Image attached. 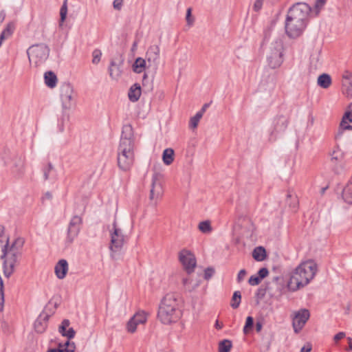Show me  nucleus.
Returning a JSON list of instances; mask_svg holds the SVG:
<instances>
[{
  "mask_svg": "<svg viewBox=\"0 0 352 352\" xmlns=\"http://www.w3.org/2000/svg\"><path fill=\"white\" fill-rule=\"evenodd\" d=\"M311 12L310 6L305 3H297L291 7L285 23V30L289 38H297L305 31Z\"/></svg>",
  "mask_w": 352,
  "mask_h": 352,
  "instance_id": "nucleus-1",
  "label": "nucleus"
},
{
  "mask_svg": "<svg viewBox=\"0 0 352 352\" xmlns=\"http://www.w3.org/2000/svg\"><path fill=\"white\" fill-rule=\"evenodd\" d=\"M134 159V135L133 128L130 124L124 125L118 148V167L122 170H129L133 164Z\"/></svg>",
  "mask_w": 352,
  "mask_h": 352,
  "instance_id": "nucleus-2",
  "label": "nucleus"
},
{
  "mask_svg": "<svg viewBox=\"0 0 352 352\" xmlns=\"http://www.w3.org/2000/svg\"><path fill=\"white\" fill-rule=\"evenodd\" d=\"M23 244V241L21 239H15L11 245L8 237L5 244L0 240V259L3 260V274L8 278L14 271L15 265L21 254Z\"/></svg>",
  "mask_w": 352,
  "mask_h": 352,
  "instance_id": "nucleus-3",
  "label": "nucleus"
},
{
  "mask_svg": "<svg viewBox=\"0 0 352 352\" xmlns=\"http://www.w3.org/2000/svg\"><path fill=\"white\" fill-rule=\"evenodd\" d=\"M181 316L178 295L175 293L166 294L159 305L157 319L164 324H170L177 322Z\"/></svg>",
  "mask_w": 352,
  "mask_h": 352,
  "instance_id": "nucleus-4",
  "label": "nucleus"
},
{
  "mask_svg": "<svg viewBox=\"0 0 352 352\" xmlns=\"http://www.w3.org/2000/svg\"><path fill=\"white\" fill-rule=\"evenodd\" d=\"M318 271L317 264L313 260L302 262L292 273L288 287L296 291L307 285L315 276Z\"/></svg>",
  "mask_w": 352,
  "mask_h": 352,
  "instance_id": "nucleus-5",
  "label": "nucleus"
},
{
  "mask_svg": "<svg viewBox=\"0 0 352 352\" xmlns=\"http://www.w3.org/2000/svg\"><path fill=\"white\" fill-rule=\"evenodd\" d=\"M30 64L38 67L43 64L49 57L50 48L45 44H36L30 46L27 50Z\"/></svg>",
  "mask_w": 352,
  "mask_h": 352,
  "instance_id": "nucleus-6",
  "label": "nucleus"
},
{
  "mask_svg": "<svg viewBox=\"0 0 352 352\" xmlns=\"http://www.w3.org/2000/svg\"><path fill=\"white\" fill-rule=\"evenodd\" d=\"M283 43L281 40L272 43L267 56V63L272 69L279 67L283 62Z\"/></svg>",
  "mask_w": 352,
  "mask_h": 352,
  "instance_id": "nucleus-7",
  "label": "nucleus"
},
{
  "mask_svg": "<svg viewBox=\"0 0 352 352\" xmlns=\"http://www.w3.org/2000/svg\"><path fill=\"white\" fill-rule=\"evenodd\" d=\"M60 98L63 109H71L76 105L77 94L70 82H63L60 87Z\"/></svg>",
  "mask_w": 352,
  "mask_h": 352,
  "instance_id": "nucleus-8",
  "label": "nucleus"
},
{
  "mask_svg": "<svg viewBox=\"0 0 352 352\" xmlns=\"http://www.w3.org/2000/svg\"><path fill=\"white\" fill-rule=\"evenodd\" d=\"M163 175L155 171L152 176L149 199L151 204L157 206L158 201L162 198L164 188L162 186Z\"/></svg>",
  "mask_w": 352,
  "mask_h": 352,
  "instance_id": "nucleus-9",
  "label": "nucleus"
},
{
  "mask_svg": "<svg viewBox=\"0 0 352 352\" xmlns=\"http://www.w3.org/2000/svg\"><path fill=\"white\" fill-rule=\"evenodd\" d=\"M110 236L109 250L111 256L114 258V254L120 252L125 243V236L122 230L117 226L116 219L113 221L112 229L110 230Z\"/></svg>",
  "mask_w": 352,
  "mask_h": 352,
  "instance_id": "nucleus-10",
  "label": "nucleus"
},
{
  "mask_svg": "<svg viewBox=\"0 0 352 352\" xmlns=\"http://www.w3.org/2000/svg\"><path fill=\"white\" fill-rule=\"evenodd\" d=\"M310 317L309 311L307 309H300L294 311L292 314V327L296 333H298Z\"/></svg>",
  "mask_w": 352,
  "mask_h": 352,
  "instance_id": "nucleus-11",
  "label": "nucleus"
},
{
  "mask_svg": "<svg viewBox=\"0 0 352 352\" xmlns=\"http://www.w3.org/2000/svg\"><path fill=\"white\" fill-rule=\"evenodd\" d=\"M179 260L188 274L194 272L196 267L195 255L189 250L183 249L179 252Z\"/></svg>",
  "mask_w": 352,
  "mask_h": 352,
  "instance_id": "nucleus-12",
  "label": "nucleus"
},
{
  "mask_svg": "<svg viewBox=\"0 0 352 352\" xmlns=\"http://www.w3.org/2000/svg\"><path fill=\"white\" fill-rule=\"evenodd\" d=\"M160 48L157 45H151L146 53V59L148 63V67H157L160 59Z\"/></svg>",
  "mask_w": 352,
  "mask_h": 352,
  "instance_id": "nucleus-13",
  "label": "nucleus"
},
{
  "mask_svg": "<svg viewBox=\"0 0 352 352\" xmlns=\"http://www.w3.org/2000/svg\"><path fill=\"white\" fill-rule=\"evenodd\" d=\"M289 119L284 116H278L274 120V129L272 135L284 132L288 126Z\"/></svg>",
  "mask_w": 352,
  "mask_h": 352,
  "instance_id": "nucleus-14",
  "label": "nucleus"
},
{
  "mask_svg": "<svg viewBox=\"0 0 352 352\" xmlns=\"http://www.w3.org/2000/svg\"><path fill=\"white\" fill-rule=\"evenodd\" d=\"M54 271L58 278H64L68 271L67 261L65 259L60 260L55 265Z\"/></svg>",
  "mask_w": 352,
  "mask_h": 352,
  "instance_id": "nucleus-15",
  "label": "nucleus"
},
{
  "mask_svg": "<svg viewBox=\"0 0 352 352\" xmlns=\"http://www.w3.org/2000/svg\"><path fill=\"white\" fill-rule=\"evenodd\" d=\"M48 316L47 314L40 315L34 322V329L38 333H43L47 327Z\"/></svg>",
  "mask_w": 352,
  "mask_h": 352,
  "instance_id": "nucleus-16",
  "label": "nucleus"
},
{
  "mask_svg": "<svg viewBox=\"0 0 352 352\" xmlns=\"http://www.w3.org/2000/svg\"><path fill=\"white\" fill-rule=\"evenodd\" d=\"M341 130H352V113L346 112L342 118L340 125L338 135L341 133Z\"/></svg>",
  "mask_w": 352,
  "mask_h": 352,
  "instance_id": "nucleus-17",
  "label": "nucleus"
},
{
  "mask_svg": "<svg viewBox=\"0 0 352 352\" xmlns=\"http://www.w3.org/2000/svg\"><path fill=\"white\" fill-rule=\"evenodd\" d=\"M141 96V87L139 84L133 85L129 89L128 96L131 102H136Z\"/></svg>",
  "mask_w": 352,
  "mask_h": 352,
  "instance_id": "nucleus-18",
  "label": "nucleus"
},
{
  "mask_svg": "<svg viewBox=\"0 0 352 352\" xmlns=\"http://www.w3.org/2000/svg\"><path fill=\"white\" fill-rule=\"evenodd\" d=\"M109 73L112 79L118 80L122 74L120 65L114 60H111L109 67Z\"/></svg>",
  "mask_w": 352,
  "mask_h": 352,
  "instance_id": "nucleus-19",
  "label": "nucleus"
},
{
  "mask_svg": "<svg viewBox=\"0 0 352 352\" xmlns=\"http://www.w3.org/2000/svg\"><path fill=\"white\" fill-rule=\"evenodd\" d=\"M45 83L50 88H54L57 84L56 75L51 71L46 72L44 74Z\"/></svg>",
  "mask_w": 352,
  "mask_h": 352,
  "instance_id": "nucleus-20",
  "label": "nucleus"
},
{
  "mask_svg": "<svg viewBox=\"0 0 352 352\" xmlns=\"http://www.w3.org/2000/svg\"><path fill=\"white\" fill-rule=\"evenodd\" d=\"M342 197L346 203L352 204V177L343 189Z\"/></svg>",
  "mask_w": 352,
  "mask_h": 352,
  "instance_id": "nucleus-21",
  "label": "nucleus"
},
{
  "mask_svg": "<svg viewBox=\"0 0 352 352\" xmlns=\"http://www.w3.org/2000/svg\"><path fill=\"white\" fill-rule=\"evenodd\" d=\"M146 59L138 57L133 65V70L137 74L142 73L146 67Z\"/></svg>",
  "mask_w": 352,
  "mask_h": 352,
  "instance_id": "nucleus-22",
  "label": "nucleus"
},
{
  "mask_svg": "<svg viewBox=\"0 0 352 352\" xmlns=\"http://www.w3.org/2000/svg\"><path fill=\"white\" fill-rule=\"evenodd\" d=\"M252 257L257 261H263L266 257L265 249L262 246L256 247L252 252Z\"/></svg>",
  "mask_w": 352,
  "mask_h": 352,
  "instance_id": "nucleus-23",
  "label": "nucleus"
},
{
  "mask_svg": "<svg viewBox=\"0 0 352 352\" xmlns=\"http://www.w3.org/2000/svg\"><path fill=\"white\" fill-rule=\"evenodd\" d=\"M331 84V78L329 74H322L318 78V85L322 88L327 89Z\"/></svg>",
  "mask_w": 352,
  "mask_h": 352,
  "instance_id": "nucleus-24",
  "label": "nucleus"
},
{
  "mask_svg": "<svg viewBox=\"0 0 352 352\" xmlns=\"http://www.w3.org/2000/svg\"><path fill=\"white\" fill-rule=\"evenodd\" d=\"M80 228L69 224L67 230V241L72 243L74 239L78 235Z\"/></svg>",
  "mask_w": 352,
  "mask_h": 352,
  "instance_id": "nucleus-25",
  "label": "nucleus"
},
{
  "mask_svg": "<svg viewBox=\"0 0 352 352\" xmlns=\"http://www.w3.org/2000/svg\"><path fill=\"white\" fill-rule=\"evenodd\" d=\"M162 160L166 165H170L174 160V151L172 148H166L162 155Z\"/></svg>",
  "mask_w": 352,
  "mask_h": 352,
  "instance_id": "nucleus-26",
  "label": "nucleus"
},
{
  "mask_svg": "<svg viewBox=\"0 0 352 352\" xmlns=\"http://www.w3.org/2000/svg\"><path fill=\"white\" fill-rule=\"evenodd\" d=\"M198 228L204 234L210 233L212 230L210 221L208 220L201 221L198 225Z\"/></svg>",
  "mask_w": 352,
  "mask_h": 352,
  "instance_id": "nucleus-27",
  "label": "nucleus"
},
{
  "mask_svg": "<svg viewBox=\"0 0 352 352\" xmlns=\"http://www.w3.org/2000/svg\"><path fill=\"white\" fill-rule=\"evenodd\" d=\"M241 294L239 291H236L234 292L233 296L231 299L230 306L233 309H237L241 303Z\"/></svg>",
  "mask_w": 352,
  "mask_h": 352,
  "instance_id": "nucleus-28",
  "label": "nucleus"
},
{
  "mask_svg": "<svg viewBox=\"0 0 352 352\" xmlns=\"http://www.w3.org/2000/svg\"><path fill=\"white\" fill-rule=\"evenodd\" d=\"M14 29V25L12 23H9L7 24L6 27L2 31L0 37H1V40H5L8 38L12 34Z\"/></svg>",
  "mask_w": 352,
  "mask_h": 352,
  "instance_id": "nucleus-29",
  "label": "nucleus"
},
{
  "mask_svg": "<svg viewBox=\"0 0 352 352\" xmlns=\"http://www.w3.org/2000/svg\"><path fill=\"white\" fill-rule=\"evenodd\" d=\"M232 346V342L229 340H223L219 344V352H230Z\"/></svg>",
  "mask_w": 352,
  "mask_h": 352,
  "instance_id": "nucleus-30",
  "label": "nucleus"
},
{
  "mask_svg": "<svg viewBox=\"0 0 352 352\" xmlns=\"http://www.w3.org/2000/svg\"><path fill=\"white\" fill-rule=\"evenodd\" d=\"M132 318L133 320H135L140 324H142L147 320V314L143 311H138Z\"/></svg>",
  "mask_w": 352,
  "mask_h": 352,
  "instance_id": "nucleus-31",
  "label": "nucleus"
},
{
  "mask_svg": "<svg viewBox=\"0 0 352 352\" xmlns=\"http://www.w3.org/2000/svg\"><path fill=\"white\" fill-rule=\"evenodd\" d=\"M58 346L63 352H74L76 348L74 342H70L69 340L63 344L60 343Z\"/></svg>",
  "mask_w": 352,
  "mask_h": 352,
  "instance_id": "nucleus-32",
  "label": "nucleus"
},
{
  "mask_svg": "<svg viewBox=\"0 0 352 352\" xmlns=\"http://www.w3.org/2000/svg\"><path fill=\"white\" fill-rule=\"evenodd\" d=\"M203 116L201 113H197L193 117L190 119L189 127L190 129H196L198 124Z\"/></svg>",
  "mask_w": 352,
  "mask_h": 352,
  "instance_id": "nucleus-33",
  "label": "nucleus"
},
{
  "mask_svg": "<svg viewBox=\"0 0 352 352\" xmlns=\"http://www.w3.org/2000/svg\"><path fill=\"white\" fill-rule=\"evenodd\" d=\"M67 0H65L64 3L60 10V24H59L60 25H63V23L65 21L66 16H67Z\"/></svg>",
  "mask_w": 352,
  "mask_h": 352,
  "instance_id": "nucleus-34",
  "label": "nucleus"
},
{
  "mask_svg": "<svg viewBox=\"0 0 352 352\" xmlns=\"http://www.w3.org/2000/svg\"><path fill=\"white\" fill-rule=\"evenodd\" d=\"M343 155L340 148H336L331 154V160L333 162H340L342 159Z\"/></svg>",
  "mask_w": 352,
  "mask_h": 352,
  "instance_id": "nucleus-35",
  "label": "nucleus"
},
{
  "mask_svg": "<svg viewBox=\"0 0 352 352\" xmlns=\"http://www.w3.org/2000/svg\"><path fill=\"white\" fill-rule=\"evenodd\" d=\"M139 324V323H138L135 320H133V318H131L126 324L127 331L131 333H135L136 331L137 327Z\"/></svg>",
  "mask_w": 352,
  "mask_h": 352,
  "instance_id": "nucleus-36",
  "label": "nucleus"
},
{
  "mask_svg": "<svg viewBox=\"0 0 352 352\" xmlns=\"http://www.w3.org/2000/svg\"><path fill=\"white\" fill-rule=\"evenodd\" d=\"M54 170V166L51 162H49L47 166L43 168L44 180L46 181L50 178V173Z\"/></svg>",
  "mask_w": 352,
  "mask_h": 352,
  "instance_id": "nucleus-37",
  "label": "nucleus"
},
{
  "mask_svg": "<svg viewBox=\"0 0 352 352\" xmlns=\"http://www.w3.org/2000/svg\"><path fill=\"white\" fill-rule=\"evenodd\" d=\"M92 63L94 65H97L100 63L101 56H102V52L96 49L92 52Z\"/></svg>",
  "mask_w": 352,
  "mask_h": 352,
  "instance_id": "nucleus-38",
  "label": "nucleus"
},
{
  "mask_svg": "<svg viewBox=\"0 0 352 352\" xmlns=\"http://www.w3.org/2000/svg\"><path fill=\"white\" fill-rule=\"evenodd\" d=\"M243 226L245 227L248 231L250 233H252L254 230V226L252 221V220L249 218L244 219L242 222Z\"/></svg>",
  "mask_w": 352,
  "mask_h": 352,
  "instance_id": "nucleus-39",
  "label": "nucleus"
},
{
  "mask_svg": "<svg viewBox=\"0 0 352 352\" xmlns=\"http://www.w3.org/2000/svg\"><path fill=\"white\" fill-rule=\"evenodd\" d=\"M254 324V319L252 316H248L246 318L245 324L243 327L244 333L247 334L250 329L252 328Z\"/></svg>",
  "mask_w": 352,
  "mask_h": 352,
  "instance_id": "nucleus-40",
  "label": "nucleus"
},
{
  "mask_svg": "<svg viewBox=\"0 0 352 352\" xmlns=\"http://www.w3.org/2000/svg\"><path fill=\"white\" fill-rule=\"evenodd\" d=\"M343 87H344V94H346L348 97L352 95V80H349V82H344Z\"/></svg>",
  "mask_w": 352,
  "mask_h": 352,
  "instance_id": "nucleus-41",
  "label": "nucleus"
},
{
  "mask_svg": "<svg viewBox=\"0 0 352 352\" xmlns=\"http://www.w3.org/2000/svg\"><path fill=\"white\" fill-rule=\"evenodd\" d=\"M82 223V219L80 216L74 215L69 224L72 225V226H74L80 228Z\"/></svg>",
  "mask_w": 352,
  "mask_h": 352,
  "instance_id": "nucleus-42",
  "label": "nucleus"
},
{
  "mask_svg": "<svg viewBox=\"0 0 352 352\" xmlns=\"http://www.w3.org/2000/svg\"><path fill=\"white\" fill-rule=\"evenodd\" d=\"M261 278L258 276H251L248 280V283L250 285H258L261 282Z\"/></svg>",
  "mask_w": 352,
  "mask_h": 352,
  "instance_id": "nucleus-43",
  "label": "nucleus"
},
{
  "mask_svg": "<svg viewBox=\"0 0 352 352\" xmlns=\"http://www.w3.org/2000/svg\"><path fill=\"white\" fill-rule=\"evenodd\" d=\"M60 333L63 336L67 337L68 339H72L75 336L76 332L73 328H69L67 331L65 330V332Z\"/></svg>",
  "mask_w": 352,
  "mask_h": 352,
  "instance_id": "nucleus-44",
  "label": "nucleus"
},
{
  "mask_svg": "<svg viewBox=\"0 0 352 352\" xmlns=\"http://www.w3.org/2000/svg\"><path fill=\"white\" fill-rule=\"evenodd\" d=\"M214 274V270L212 267H207L204 271V278L209 280Z\"/></svg>",
  "mask_w": 352,
  "mask_h": 352,
  "instance_id": "nucleus-45",
  "label": "nucleus"
},
{
  "mask_svg": "<svg viewBox=\"0 0 352 352\" xmlns=\"http://www.w3.org/2000/svg\"><path fill=\"white\" fill-rule=\"evenodd\" d=\"M70 322H69V320H67V319H64L62 322H61V324L60 325L59 327V333H63V332H65V331L66 330V328L69 327Z\"/></svg>",
  "mask_w": 352,
  "mask_h": 352,
  "instance_id": "nucleus-46",
  "label": "nucleus"
},
{
  "mask_svg": "<svg viewBox=\"0 0 352 352\" xmlns=\"http://www.w3.org/2000/svg\"><path fill=\"white\" fill-rule=\"evenodd\" d=\"M182 283H183V285L185 287L186 289L188 292H192L193 289H195V288L196 287L198 286V284L196 285L195 287H190L188 283H189V279L187 278H184L182 279Z\"/></svg>",
  "mask_w": 352,
  "mask_h": 352,
  "instance_id": "nucleus-47",
  "label": "nucleus"
},
{
  "mask_svg": "<svg viewBox=\"0 0 352 352\" xmlns=\"http://www.w3.org/2000/svg\"><path fill=\"white\" fill-rule=\"evenodd\" d=\"M269 274L268 270L266 267L261 268L258 272V276L261 278L263 279L266 276H267Z\"/></svg>",
  "mask_w": 352,
  "mask_h": 352,
  "instance_id": "nucleus-48",
  "label": "nucleus"
},
{
  "mask_svg": "<svg viewBox=\"0 0 352 352\" xmlns=\"http://www.w3.org/2000/svg\"><path fill=\"white\" fill-rule=\"evenodd\" d=\"M245 275H246L245 270H244V269L241 270L239 272L238 275H237V278H236L237 282L241 283L244 279Z\"/></svg>",
  "mask_w": 352,
  "mask_h": 352,
  "instance_id": "nucleus-49",
  "label": "nucleus"
},
{
  "mask_svg": "<svg viewBox=\"0 0 352 352\" xmlns=\"http://www.w3.org/2000/svg\"><path fill=\"white\" fill-rule=\"evenodd\" d=\"M123 4V0H114L113 6L114 9L120 10Z\"/></svg>",
  "mask_w": 352,
  "mask_h": 352,
  "instance_id": "nucleus-50",
  "label": "nucleus"
},
{
  "mask_svg": "<svg viewBox=\"0 0 352 352\" xmlns=\"http://www.w3.org/2000/svg\"><path fill=\"white\" fill-rule=\"evenodd\" d=\"M326 0H316L315 3V8L319 10L325 4Z\"/></svg>",
  "mask_w": 352,
  "mask_h": 352,
  "instance_id": "nucleus-51",
  "label": "nucleus"
},
{
  "mask_svg": "<svg viewBox=\"0 0 352 352\" xmlns=\"http://www.w3.org/2000/svg\"><path fill=\"white\" fill-rule=\"evenodd\" d=\"M311 344L310 343H307L301 348L300 352H310L311 351Z\"/></svg>",
  "mask_w": 352,
  "mask_h": 352,
  "instance_id": "nucleus-52",
  "label": "nucleus"
},
{
  "mask_svg": "<svg viewBox=\"0 0 352 352\" xmlns=\"http://www.w3.org/2000/svg\"><path fill=\"white\" fill-rule=\"evenodd\" d=\"M263 5V1L261 0H256L254 4V9L255 11H258Z\"/></svg>",
  "mask_w": 352,
  "mask_h": 352,
  "instance_id": "nucleus-53",
  "label": "nucleus"
},
{
  "mask_svg": "<svg viewBox=\"0 0 352 352\" xmlns=\"http://www.w3.org/2000/svg\"><path fill=\"white\" fill-rule=\"evenodd\" d=\"M344 337H345V333L339 332L338 333H337L334 336L333 340L335 342H338V340L342 339Z\"/></svg>",
  "mask_w": 352,
  "mask_h": 352,
  "instance_id": "nucleus-54",
  "label": "nucleus"
},
{
  "mask_svg": "<svg viewBox=\"0 0 352 352\" xmlns=\"http://www.w3.org/2000/svg\"><path fill=\"white\" fill-rule=\"evenodd\" d=\"M187 23L190 25L192 23V20L191 19V9L188 8L187 12H186V16Z\"/></svg>",
  "mask_w": 352,
  "mask_h": 352,
  "instance_id": "nucleus-55",
  "label": "nucleus"
},
{
  "mask_svg": "<svg viewBox=\"0 0 352 352\" xmlns=\"http://www.w3.org/2000/svg\"><path fill=\"white\" fill-rule=\"evenodd\" d=\"M208 104H204L202 108L200 111H199L197 113H201V116H203L204 112L206 111V109L208 107Z\"/></svg>",
  "mask_w": 352,
  "mask_h": 352,
  "instance_id": "nucleus-56",
  "label": "nucleus"
},
{
  "mask_svg": "<svg viewBox=\"0 0 352 352\" xmlns=\"http://www.w3.org/2000/svg\"><path fill=\"white\" fill-rule=\"evenodd\" d=\"M6 17V13L4 11L0 12V25L3 22Z\"/></svg>",
  "mask_w": 352,
  "mask_h": 352,
  "instance_id": "nucleus-57",
  "label": "nucleus"
},
{
  "mask_svg": "<svg viewBox=\"0 0 352 352\" xmlns=\"http://www.w3.org/2000/svg\"><path fill=\"white\" fill-rule=\"evenodd\" d=\"M262 327H263V324L261 322H257L256 323V330L257 332H259L262 329Z\"/></svg>",
  "mask_w": 352,
  "mask_h": 352,
  "instance_id": "nucleus-58",
  "label": "nucleus"
},
{
  "mask_svg": "<svg viewBox=\"0 0 352 352\" xmlns=\"http://www.w3.org/2000/svg\"><path fill=\"white\" fill-rule=\"evenodd\" d=\"M347 340H348L349 346H348V348L346 349V350L352 351V338H348Z\"/></svg>",
  "mask_w": 352,
  "mask_h": 352,
  "instance_id": "nucleus-59",
  "label": "nucleus"
},
{
  "mask_svg": "<svg viewBox=\"0 0 352 352\" xmlns=\"http://www.w3.org/2000/svg\"><path fill=\"white\" fill-rule=\"evenodd\" d=\"M351 74L349 72H346V74L344 75V78H345L344 82H349V80H351Z\"/></svg>",
  "mask_w": 352,
  "mask_h": 352,
  "instance_id": "nucleus-60",
  "label": "nucleus"
},
{
  "mask_svg": "<svg viewBox=\"0 0 352 352\" xmlns=\"http://www.w3.org/2000/svg\"><path fill=\"white\" fill-rule=\"evenodd\" d=\"M47 352H63V350L58 346V349H50Z\"/></svg>",
  "mask_w": 352,
  "mask_h": 352,
  "instance_id": "nucleus-61",
  "label": "nucleus"
},
{
  "mask_svg": "<svg viewBox=\"0 0 352 352\" xmlns=\"http://www.w3.org/2000/svg\"><path fill=\"white\" fill-rule=\"evenodd\" d=\"M5 228L3 226L0 225V237L3 236L4 233Z\"/></svg>",
  "mask_w": 352,
  "mask_h": 352,
  "instance_id": "nucleus-62",
  "label": "nucleus"
},
{
  "mask_svg": "<svg viewBox=\"0 0 352 352\" xmlns=\"http://www.w3.org/2000/svg\"><path fill=\"white\" fill-rule=\"evenodd\" d=\"M45 197L48 199H50L52 198V194L49 192H46L45 195Z\"/></svg>",
  "mask_w": 352,
  "mask_h": 352,
  "instance_id": "nucleus-63",
  "label": "nucleus"
},
{
  "mask_svg": "<svg viewBox=\"0 0 352 352\" xmlns=\"http://www.w3.org/2000/svg\"><path fill=\"white\" fill-rule=\"evenodd\" d=\"M215 327L217 329H221L222 328V325L219 324L218 320L216 321Z\"/></svg>",
  "mask_w": 352,
  "mask_h": 352,
  "instance_id": "nucleus-64",
  "label": "nucleus"
}]
</instances>
